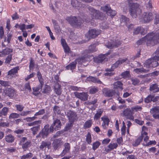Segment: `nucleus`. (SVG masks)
I'll return each instance as SVG.
<instances>
[{
  "label": "nucleus",
  "mask_w": 159,
  "mask_h": 159,
  "mask_svg": "<svg viewBox=\"0 0 159 159\" xmlns=\"http://www.w3.org/2000/svg\"><path fill=\"white\" fill-rule=\"evenodd\" d=\"M145 42H146L148 46H154L159 43V29L155 33L151 32L148 34L145 37L140 39L136 42V44L139 45Z\"/></svg>",
  "instance_id": "nucleus-1"
},
{
  "label": "nucleus",
  "mask_w": 159,
  "mask_h": 159,
  "mask_svg": "<svg viewBox=\"0 0 159 159\" xmlns=\"http://www.w3.org/2000/svg\"><path fill=\"white\" fill-rule=\"evenodd\" d=\"M89 10L91 12V13L90 15V18L87 20V22H90V20L94 19L103 20L105 17V14L95 9L92 7H89Z\"/></svg>",
  "instance_id": "nucleus-2"
},
{
  "label": "nucleus",
  "mask_w": 159,
  "mask_h": 159,
  "mask_svg": "<svg viewBox=\"0 0 159 159\" xmlns=\"http://www.w3.org/2000/svg\"><path fill=\"white\" fill-rule=\"evenodd\" d=\"M129 10L130 15L134 18H136L141 12V10L139 7V5L137 3L130 4Z\"/></svg>",
  "instance_id": "nucleus-3"
},
{
  "label": "nucleus",
  "mask_w": 159,
  "mask_h": 159,
  "mask_svg": "<svg viewBox=\"0 0 159 159\" xmlns=\"http://www.w3.org/2000/svg\"><path fill=\"white\" fill-rule=\"evenodd\" d=\"M66 20L72 26L75 27H80L83 22L81 19H77L75 16L67 17Z\"/></svg>",
  "instance_id": "nucleus-4"
},
{
  "label": "nucleus",
  "mask_w": 159,
  "mask_h": 159,
  "mask_svg": "<svg viewBox=\"0 0 159 159\" xmlns=\"http://www.w3.org/2000/svg\"><path fill=\"white\" fill-rule=\"evenodd\" d=\"M49 128V125H45L42 131L36 136V138H38L42 137L43 138H45L47 137L49 132H51L50 131Z\"/></svg>",
  "instance_id": "nucleus-5"
},
{
  "label": "nucleus",
  "mask_w": 159,
  "mask_h": 159,
  "mask_svg": "<svg viewBox=\"0 0 159 159\" xmlns=\"http://www.w3.org/2000/svg\"><path fill=\"white\" fill-rule=\"evenodd\" d=\"M101 9L103 11L106 12L107 15L109 16H114L116 14V11L112 10L108 4L101 7Z\"/></svg>",
  "instance_id": "nucleus-6"
},
{
  "label": "nucleus",
  "mask_w": 159,
  "mask_h": 159,
  "mask_svg": "<svg viewBox=\"0 0 159 159\" xmlns=\"http://www.w3.org/2000/svg\"><path fill=\"white\" fill-rule=\"evenodd\" d=\"M61 125L60 120L57 119L55 120L53 124L50 126L49 128L50 132H53L54 130H57L59 129Z\"/></svg>",
  "instance_id": "nucleus-7"
},
{
  "label": "nucleus",
  "mask_w": 159,
  "mask_h": 159,
  "mask_svg": "<svg viewBox=\"0 0 159 159\" xmlns=\"http://www.w3.org/2000/svg\"><path fill=\"white\" fill-rule=\"evenodd\" d=\"M102 92L104 96L107 97H111L115 95L116 93L115 90L106 88L102 89Z\"/></svg>",
  "instance_id": "nucleus-8"
},
{
  "label": "nucleus",
  "mask_w": 159,
  "mask_h": 159,
  "mask_svg": "<svg viewBox=\"0 0 159 159\" xmlns=\"http://www.w3.org/2000/svg\"><path fill=\"white\" fill-rule=\"evenodd\" d=\"M4 92L7 96L11 98L15 97L16 94V90L11 87H6Z\"/></svg>",
  "instance_id": "nucleus-9"
},
{
  "label": "nucleus",
  "mask_w": 159,
  "mask_h": 159,
  "mask_svg": "<svg viewBox=\"0 0 159 159\" xmlns=\"http://www.w3.org/2000/svg\"><path fill=\"white\" fill-rule=\"evenodd\" d=\"M66 115L69 119V121H72V122H74L77 119L76 114L72 111H68L67 112Z\"/></svg>",
  "instance_id": "nucleus-10"
},
{
  "label": "nucleus",
  "mask_w": 159,
  "mask_h": 159,
  "mask_svg": "<svg viewBox=\"0 0 159 159\" xmlns=\"http://www.w3.org/2000/svg\"><path fill=\"white\" fill-rule=\"evenodd\" d=\"M101 30L98 29H91L89 31L88 35L89 39H93L96 37L101 33Z\"/></svg>",
  "instance_id": "nucleus-11"
},
{
  "label": "nucleus",
  "mask_w": 159,
  "mask_h": 159,
  "mask_svg": "<svg viewBox=\"0 0 159 159\" xmlns=\"http://www.w3.org/2000/svg\"><path fill=\"white\" fill-rule=\"evenodd\" d=\"M63 142L61 138L54 139L52 143L54 149L55 150L58 149L63 144Z\"/></svg>",
  "instance_id": "nucleus-12"
},
{
  "label": "nucleus",
  "mask_w": 159,
  "mask_h": 159,
  "mask_svg": "<svg viewBox=\"0 0 159 159\" xmlns=\"http://www.w3.org/2000/svg\"><path fill=\"white\" fill-rule=\"evenodd\" d=\"M143 19L144 23H148L152 21L153 18V14L151 12H144L143 14Z\"/></svg>",
  "instance_id": "nucleus-13"
},
{
  "label": "nucleus",
  "mask_w": 159,
  "mask_h": 159,
  "mask_svg": "<svg viewBox=\"0 0 159 159\" xmlns=\"http://www.w3.org/2000/svg\"><path fill=\"white\" fill-rule=\"evenodd\" d=\"M90 56L88 54L84 55L82 57L79 58L78 60L79 63L83 64V65H87L86 63L90 60Z\"/></svg>",
  "instance_id": "nucleus-14"
},
{
  "label": "nucleus",
  "mask_w": 159,
  "mask_h": 159,
  "mask_svg": "<svg viewBox=\"0 0 159 159\" xmlns=\"http://www.w3.org/2000/svg\"><path fill=\"white\" fill-rule=\"evenodd\" d=\"M76 97L79 98L83 101H86L88 100V95L85 93H79L75 92L74 93Z\"/></svg>",
  "instance_id": "nucleus-15"
},
{
  "label": "nucleus",
  "mask_w": 159,
  "mask_h": 159,
  "mask_svg": "<svg viewBox=\"0 0 159 159\" xmlns=\"http://www.w3.org/2000/svg\"><path fill=\"white\" fill-rule=\"evenodd\" d=\"M51 143L50 141H43L41 143L39 146V148L41 150H45L47 148L49 149L51 148Z\"/></svg>",
  "instance_id": "nucleus-16"
},
{
  "label": "nucleus",
  "mask_w": 159,
  "mask_h": 159,
  "mask_svg": "<svg viewBox=\"0 0 159 159\" xmlns=\"http://www.w3.org/2000/svg\"><path fill=\"white\" fill-rule=\"evenodd\" d=\"M127 60V58H125L123 59H119L118 61H116V62L113 64L112 66V69H115L117 68L118 66L125 62Z\"/></svg>",
  "instance_id": "nucleus-17"
},
{
  "label": "nucleus",
  "mask_w": 159,
  "mask_h": 159,
  "mask_svg": "<svg viewBox=\"0 0 159 159\" xmlns=\"http://www.w3.org/2000/svg\"><path fill=\"white\" fill-rule=\"evenodd\" d=\"M71 4L72 7L75 9H78L79 7H81L83 6L82 4L77 0H71Z\"/></svg>",
  "instance_id": "nucleus-18"
},
{
  "label": "nucleus",
  "mask_w": 159,
  "mask_h": 159,
  "mask_svg": "<svg viewBox=\"0 0 159 159\" xmlns=\"http://www.w3.org/2000/svg\"><path fill=\"white\" fill-rule=\"evenodd\" d=\"M61 86L57 82L55 84L54 86V91L56 94L58 95H60L61 93Z\"/></svg>",
  "instance_id": "nucleus-19"
},
{
  "label": "nucleus",
  "mask_w": 159,
  "mask_h": 159,
  "mask_svg": "<svg viewBox=\"0 0 159 159\" xmlns=\"http://www.w3.org/2000/svg\"><path fill=\"white\" fill-rule=\"evenodd\" d=\"M64 146L65 147L64 149L63 150L61 154V156H64L67 152H69L70 149V145L69 143H65Z\"/></svg>",
  "instance_id": "nucleus-20"
},
{
  "label": "nucleus",
  "mask_w": 159,
  "mask_h": 159,
  "mask_svg": "<svg viewBox=\"0 0 159 159\" xmlns=\"http://www.w3.org/2000/svg\"><path fill=\"white\" fill-rule=\"evenodd\" d=\"M5 139L6 141L8 143L13 142L15 140V137L11 134L5 136Z\"/></svg>",
  "instance_id": "nucleus-21"
},
{
  "label": "nucleus",
  "mask_w": 159,
  "mask_h": 159,
  "mask_svg": "<svg viewBox=\"0 0 159 159\" xmlns=\"http://www.w3.org/2000/svg\"><path fill=\"white\" fill-rule=\"evenodd\" d=\"M97 50L95 44L90 45L89 46L88 49L84 51V54L87 53H92L96 52Z\"/></svg>",
  "instance_id": "nucleus-22"
},
{
  "label": "nucleus",
  "mask_w": 159,
  "mask_h": 159,
  "mask_svg": "<svg viewBox=\"0 0 159 159\" xmlns=\"http://www.w3.org/2000/svg\"><path fill=\"white\" fill-rule=\"evenodd\" d=\"M158 85L157 83L152 84L150 86L149 90L153 93L158 92Z\"/></svg>",
  "instance_id": "nucleus-23"
},
{
  "label": "nucleus",
  "mask_w": 159,
  "mask_h": 159,
  "mask_svg": "<svg viewBox=\"0 0 159 159\" xmlns=\"http://www.w3.org/2000/svg\"><path fill=\"white\" fill-rule=\"evenodd\" d=\"M110 53L108 52L105 54H100L98 56L100 57V60L101 63H103L108 61V58L107 56L110 54Z\"/></svg>",
  "instance_id": "nucleus-24"
},
{
  "label": "nucleus",
  "mask_w": 159,
  "mask_h": 159,
  "mask_svg": "<svg viewBox=\"0 0 159 159\" xmlns=\"http://www.w3.org/2000/svg\"><path fill=\"white\" fill-rule=\"evenodd\" d=\"M13 52V49L8 48H6L3 49L2 51H0V57L3 56V55H7L9 54L10 53Z\"/></svg>",
  "instance_id": "nucleus-25"
},
{
  "label": "nucleus",
  "mask_w": 159,
  "mask_h": 159,
  "mask_svg": "<svg viewBox=\"0 0 159 159\" xmlns=\"http://www.w3.org/2000/svg\"><path fill=\"white\" fill-rule=\"evenodd\" d=\"M112 85H113V89L114 90H115V89H120L122 90L123 89L122 86L123 84L121 81H116Z\"/></svg>",
  "instance_id": "nucleus-26"
},
{
  "label": "nucleus",
  "mask_w": 159,
  "mask_h": 159,
  "mask_svg": "<svg viewBox=\"0 0 159 159\" xmlns=\"http://www.w3.org/2000/svg\"><path fill=\"white\" fill-rule=\"evenodd\" d=\"M152 67H155L159 65V63L157 62L159 61V58L157 56L155 55L152 57Z\"/></svg>",
  "instance_id": "nucleus-27"
},
{
  "label": "nucleus",
  "mask_w": 159,
  "mask_h": 159,
  "mask_svg": "<svg viewBox=\"0 0 159 159\" xmlns=\"http://www.w3.org/2000/svg\"><path fill=\"white\" fill-rule=\"evenodd\" d=\"M132 110L127 108L124 110L123 113L124 116H130V119H132L133 118V116L132 115Z\"/></svg>",
  "instance_id": "nucleus-28"
},
{
  "label": "nucleus",
  "mask_w": 159,
  "mask_h": 159,
  "mask_svg": "<svg viewBox=\"0 0 159 159\" xmlns=\"http://www.w3.org/2000/svg\"><path fill=\"white\" fill-rule=\"evenodd\" d=\"M9 111V108L6 107H3L1 111H0V117H2V116H5L7 114Z\"/></svg>",
  "instance_id": "nucleus-29"
},
{
  "label": "nucleus",
  "mask_w": 159,
  "mask_h": 159,
  "mask_svg": "<svg viewBox=\"0 0 159 159\" xmlns=\"http://www.w3.org/2000/svg\"><path fill=\"white\" fill-rule=\"evenodd\" d=\"M133 71L137 74L141 73H147L149 71V70H146L142 67L140 68H136L134 69Z\"/></svg>",
  "instance_id": "nucleus-30"
},
{
  "label": "nucleus",
  "mask_w": 159,
  "mask_h": 159,
  "mask_svg": "<svg viewBox=\"0 0 159 159\" xmlns=\"http://www.w3.org/2000/svg\"><path fill=\"white\" fill-rule=\"evenodd\" d=\"M101 119L103 121L102 126L104 129H106V125L107 126L108 125L109 120L108 118L107 117H101Z\"/></svg>",
  "instance_id": "nucleus-31"
},
{
  "label": "nucleus",
  "mask_w": 159,
  "mask_h": 159,
  "mask_svg": "<svg viewBox=\"0 0 159 159\" xmlns=\"http://www.w3.org/2000/svg\"><path fill=\"white\" fill-rule=\"evenodd\" d=\"M37 125L30 129L31 130L33 134L34 135H36L40 129V125Z\"/></svg>",
  "instance_id": "nucleus-32"
},
{
  "label": "nucleus",
  "mask_w": 159,
  "mask_h": 159,
  "mask_svg": "<svg viewBox=\"0 0 159 159\" xmlns=\"http://www.w3.org/2000/svg\"><path fill=\"white\" fill-rule=\"evenodd\" d=\"M152 57L146 60L144 64V67L147 68L152 67Z\"/></svg>",
  "instance_id": "nucleus-33"
},
{
  "label": "nucleus",
  "mask_w": 159,
  "mask_h": 159,
  "mask_svg": "<svg viewBox=\"0 0 159 159\" xmlns=\"http://www.w3.org/2000/svg\"><path fill=\"white\" fill-rule=\"evenodd\" d=\"M76 61L72 62L66 66V68L67 70H73L76 67Z\"/></svg>",
  "instance_id": "nucleus-34"
},
{
  "label": "nucleus",
  "mask_w": 159,
  "mask_h": 159,
  "mask_svg": "<svg viewBox=\"0 0 159 159\" xmlns=\"http://www.w3.org/2000/svg\"><path fill=\"white\" fill-rule=\"evenodd\" d=\"M19 69V67L18 66L16 67L11 69L8 72V75H14L18 72V71Z\"/></svg>",
  "instance_id": "nucleus-35"
},
{
  "label": "nucleus",
  "mask_w": 159,
  "mask_h": 159,
  "mask_svg": "<svg viewBox=\"0 0 159 159\" xmlns=\"http://www.w3.org/2000/svg\"><path fill=\"white\" fill-rule=\"evenodd\" d=\"M93 123L92 120H87L83 125V128L84 129H86L90 128Z\"/></svg>",
  "instance_id": "nucleus-36"
},
{
  "label": "nucleus",
  "mask_w": 159,
  "mask_h": 159,
  "mask_svg": "<svg viewBox=\"0 0 159 159\" xmlns=\"http://www.w3.org/2000/svg\"><path fill=\"white\" fill-rule=\"evenodd\" d=\"M150 112L153 114V116L154 115H157L159 113V106H156L150 109Z\"/></svg>",
  "instance_id": "nucleus-37"
},
{
  "label": "nucleus",
  "mask_w": 159,
  "mask_h": 159,
  "mask_svg": "<svg viewBox=\"0 0 159 159\" xmlns=\"http://www.w3.org/2000/svg\"><path fill=\"white\" fill-rule=\"evenodd\" d=\"M37 77L40 84L43 85L44 82L43 79L42 78V75L39 71H38L37 72Z\"/></svg>",
  "instance_id": "nucleus-38"
},
{
  "label": "nucleus",
  "mask_w": 159,
  "mask_h": 159,
  "mask_svg": "<svg viewBox=\"0 0 159 159\" xmlns=\"http://www.w3.org/2000/svg\"><path fill=\"white\" fill-rule=\"evenodd\" d=\"M31 146V142L30 140L27 141L25 143L23 144L22 148L23 149H27Z\"/></svg>",
  "instance_id": "nucleus-39"
},
{
  "label": "nucleus",
  "mask_w": 159,
  "mask_h": 159,
  "mask_svg": "<svg viewBox=\"0 0 159 159\" xmlns=\"http://www.w3.org/2000/svg\"><path fill=\"white\" fill-rule=\"evenodd\" d=\"M11 83L8 81H5L3 80H0V84L2 86L5 87H11Z\"/></svg>",
  "instance_id": "nucleus-40"
},
{
  "label": "nucleus",
  "mask_w": 159,
  "mask_h": 159,
  "mask_svg": "<svg viewBox=\"0 0 159 159\" xmlns=\"http://www.w3.org/2000/svg\"><path fill=\"white\" fill-rule=\"evenodd\" d=\"M102 112V111L101 110L99 111H98L94 116V120H97L99 119L101 116Z\"/></svg>",
  "instance_id": "nucleus-41"
},
{
  "label": "nucleus",
  "mask_w": 159,
  "mask_h": 159,
  "mask_svg": "<svg viewBox=\"0 0 159 159\" xmlns=\"http://www.w3.org/2000/svg\"><path fill=\"white\" fill-rule=\"evenodd\" d=\"M148 134L145 131L142 132L141 137H142V139L143 138V140L146 142H147L149 139V137L147 136Z\"/></svg>",
  "instance_id": "nucleus-42"
},
{
  "label": "nucleus",
  "mask_w": 159,
  "mask_h": 159,
  "mask_svg": "<svg viewBox=\"0 0 159 159\" xmlns=\"http://www.w3.org/2000/svg\"><path fill=\"white\" fill-rule=\"evenodd\" d=\"M35 66V63L34 60L33 58L30 57L29 65V70L30 72L31 70H32L34 68Z\"/></svg>",
  "instance_id": "nucleus-43"
},
{
  "label": "nucleus",
  "mask_w": 159,
  "mask_h": 159,
  "mask_svg": "<svg viewBox=\"0 0 159 159\" xmlns=\"http://www.w3.org/2000/svg\"><path fill=\"white\" fill-rule=\"evenodd\" d=\"M99 90V89L95 87H93L90 88L89 89V92L90 94H94L97 92Z\"/></svg>",
  "instance_id": "nucleus-44"
},
{
  "label": "nucleus",
  "mask_w": 159,
  "mask_h": 159,
  "mask_svg": "<svg viewBox=\"0 0 159 159\" xmlns=\"http://www.w3.org/2000/svg\"><path fill=\"white\" fill-rule=\"evenodd\" d=\"M118 147V144L117 143H110L108 146L107 147L110 148L111 151L116 149Z\"/></svg>",
  "instance_id": "nucleus-45"
},
{
  "label": "nucleus",
  "mask_w": 159,
  "mask_h": 159,
  "mask_svg": "<svg viewBox=\"0 0 159 159\" xmlns=\"http://www.w3.org/2000/svg\"><path fill=\"white\" fill-rule=\"evenodd\" d=\"M86 141L88 144H90L92 142V138L91 136V133L90 132H88L86 136Z\"/></svg>",
  "instance_id": "nucleus-46"
},
{
  "label": "nucleus",
  "mask_w": 159,
  "mask_h": 159,
  "mask_svg": "<svg viewBox=\"0 0 159 159\" xmlns=\"http://www.w3.org/2000/svg\"><path fill=\"white\" fill-rule=\"evenodd\" d=\"M120 20L122 22H125L126 25L129 23V18L123 15L121 16Z\"/></svg>",
  "instance_id": "nucleus-47"
},
{
  "label": "nucleus",
  "mask_w": 159,
  "mask_h": 159,
  "mask_svg": "<svg viewBox=\"0 0 159 159\" xmlns=\"http://www.w3.org/2000/svg\"><path fill=\"white\" fill-rule=\"evenodd\" d=\"M130 80L132 82V84L134 85L138 84L140 82L139 79L136 78L131 77Z\"/></svg>",
  "instance_id": "nucleus-48"
},
{
  "label": "nucleus",
  "mask_w": 159,
  "mask_h": 159,
  "mask_svg": "<svg viewBox=\"0 0 159 159\" xmlns=\"http://www.w3.org/2000/svg\"><path fill=\"white\" fill-rule=\"evenodd\" d=\"M41 123V121L40 120H36L31 123H28L27 124V125L28 126H34L36 125H39Z\"/></svg>",
  "instance_id": "nucleus-49"
},
{
  "label": "nucleus",
  "mask_w": 159,
  "mask_h": 159,
  "mask_svg": "<svg viewBox=\"0 0 159 159\" xmlns=\"http://www.w3.org/2000/svg\"><path fill=\"white\" fill-rule=\"evenodd\" d=\"M20 114L15 113H12L10 114L9 116L10 119L17 118L20 117Z\"/></svg>",
  "instance_id": "nucleus-50"
},
{
  "label": "nucleus",
  "mask_w": 159,
  "mask_h": 159,
  "mask_svg": "<svg viewBox=\"0 0 159 159\" xmlns=\"http://www.w3.org/2000/svg\"><path fill=\"white\" fill-rule=\"evenodd\" d=\"M100 144L101 143L98 141H96L94 142L93 144V149L94 150H95L98 148Z\"/></svg>",
  "instance_id": "nucleus-51"
},
{
  "label": "nucleus",
  "mask_w": 159,
  "mask_h": 159,
  "mask_svg": "<svg viewBox=\"0 0 159 159\" xmlns=\"http://www.w3.org/2000/svg\"><path fill=\"white\" fill-rule=\"evenodd\" d=\"M142 138L141 136H139L135 140V143L133 145V146H137L139 145L141 142L142 141Z\"/></svg>",
  "instance_id": "nucleus-52"
},
{
  "label": "nucleus",
  "mask_w": 159,
  "mask_h": 159,
  "mask_svg": "<svg viewBox=\"0 0 159 159\" xmlns=\"http://www.w3.org/2000/svg\"><path fill=\"white\" fill-rule=\"evenodd\" d=\"M33 156V154L29 152L26 155H23L21 157V159H25L26 158L30 159Z\"/></svg>",
  "instance_id": "nucleus-53"
},
{
  "label": "nucleus",
  "mask_w": 159,
  "mask_h": 159,
  "mask_svg": "<svg viewBox=\"0 0 159 159\" xmlns=\"http://www.w3.org/2000/svg\"><path fill=\"white\" fill-rule=\"evenodd\" d=\"M131 109L132 111H141L142 109V107L138 105H137L134 107H132Z\"/></svg>",
  "instance_id": "nucleus-54"
},
{
  "label": "nucleus",
  "mask_w": 159,
  "mask_h": 159,
  "mask_svg": "<svg viewBox=\"0 0 159 159\" xmlns=\"http://www.w3.org/2000/svg\"><path fill=\"white\" fill-rule=\"evenodd\" d=\"M112 41H111L110 42H108L107 43L106 45V47L110 49L114 48V46H117V45L115 44H113Z\"/></svg>",
  "instance_id": "nucleus-55"
},
{
  "label": "nucleus",
  "mask_w": 159,
  "mask_h": 159,
  "mask_svg": "<svg viewBox=\"0 0 159 159\" xmlns=\"http://www.w3.org/2000/svg\"><path fill=\"white\" fill-rule=\"evenodd\" d=\"M152 95H150L144 100V102L146 103H149L152 101Z\"/></svg>",
  "instance_id": "nucleus-56"
},
{
  "label": "nucleus",
  "mask_w": 159,
  "mask_h": 159,
  "mask_svg": "<svg viewBox=\"0 0 159 159\" xmlns=\"http://www.w3.org/2000/svg\"><path fill=\"white\" fill-rule=\"evenodd\" d=\"M12 54L8 55L6 58L5 63L7 64H9L12 59Z\"/></svg>",
  "instance_id": "nucleus-57"
},
{
  "label": "nucleus",
  "mask_w": 159,
  "mask_h": 159,
  "mask_svg": "<svg viewBox=\"0 0 159 159\" xmlns=\"http://www.w3.org/2000/svg\"><path fill=\"white\" fill-rule=\"evenodd\" d=\"M87 80L88 81H91L93 83H96L97 81V78H96L91 76L87 77Z\"/></svg>",
  "instance_id": "nucleus-58"
},
{
  "label": "nucleus",
  "mask_w": 159,
  "mask_h": 159,
  "mask_svg": "<svg viewBox=\"0 0 159 159\" xmlns=\"http://www.w3.org/2000/svg\"><path fill=\"white\" fill-rule=\"evenodd\" d=\"M43 85L40 84V85L36 87L33 88V92H39V90L41 89Z\"/></svg>",
  "instance_id": "nucleus-59"
},
{
  "label": "nucleus",
  "mask_w": 159,
  "mask_h": 159,
  "mask_svg": "<svg viewBox=\"0 0 159 159\" xmlns=\"http://www.w3.org/2000/svg\"><path fill=\"white\" fill-rule=\"evenodd\" d=\"M74 122H72V121H69V123H68L66 126V130H68L70 129L72 126H73V124Z\"/></svg>",
  "instance_id": "nucleus-60"
},
{
  "label": "nucleus",
  "mask_w": 159,
  "mask_h": 159,
  "mask_svg": "<svg viewBox=\"0 0 159 159\" xmlns=\"http://www.w3.org/2000/svg\"><path fill=\"white\" fill-rule=\"evenodd\" d=\"M53 111L55 114H59L61 112L60 108L57 106H55L54 107Z\"/></svg>",
  "instance_id": "nucleus-61"
},
{
  "label": "nucleus",
  "mask_w": 159,
  "mask_h": 159,
  "mask_svg": "<svg viewBox=\"0 0 159 159\" xmlns=\"http://www.w3.org/2000/svg\"><path fill=\"white\" fill-rule=\"evenodd\" d=\"M15 107L16 108V110L20 111H22L24 107L22 105L20 104L16 105Z\"/></svg>",
  "instance_id": "nucleus-62"
},
{
  "label": "nucleus",
  "mask_w": 159,
  "mask_h": 159,
  "mask_svg": "<svg viewBox=\"0 0 159 159\" xmlns=\"http://www.w3.org/2000/svg\"><path fill=\"white\" fill-rule=\"evenodd\" d=\"M50 91V86L46 85L45 88L43 89L42 92L43 93H49Z\"/></svg>",
  "instance_id": "nucleus-63"
},
{
  "label": "nucleus",
  "mask_w": 159,
  "mask_h": 159,
  "mask_svg": "<svg viewBox=\"0 0 159 159\" xmlns=\"http://www.w3.org/2000/svg\"><path fill=\"white\" fill-rule=\"evenodd\" d=\"M37 119L36 116H33L32 117H28L26 118L25 120L27 122H30L33 121Z\"/></svg>",
  "instance_id": "nucleus-64"
}]
</instances>
